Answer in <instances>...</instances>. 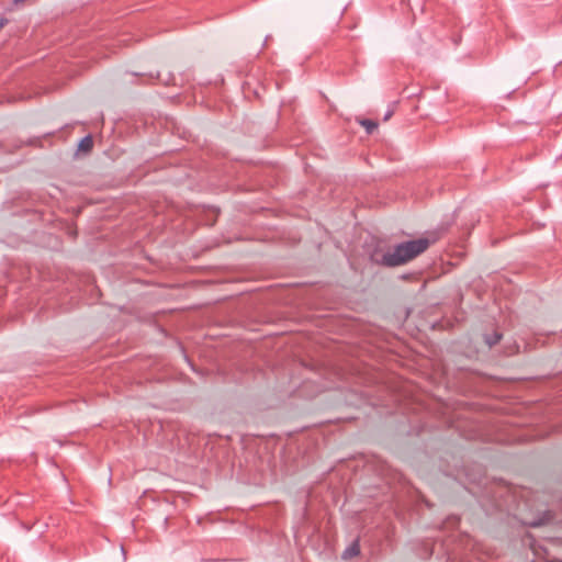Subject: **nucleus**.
<instances>
[{
	"instance_id": "obj_1",
	"label": "nucleus",
	"mask_w": 562,
	"mask_h": 562,
	"mask_svg": "<svg viewBox=\"0 0 562 562\" xmlns=\"http://www.w3.org/2000/svg\"><path fill=\"white\" fill-rule=\"evenodd\" d=\"M430 244V240L425 237L403 241L384 252L374 250L371 254L370 259L372 262L379 266L390 268L398 267L409 262L420 254L425 252Z\"/></svg>"
},
{
	"instance_id": "obj_2",
	"label": "nucleus",
	"mask_w": 562,
	"mask_h": 562,
	"mask_svg": "<svg viewBox=\"0 0 562 562\" xmlns=\"http://www.w3.org/2000/svg\"><path fill=\"white\" fill-rule=\"evenodd\" d=\"M92 147H93L92 136L87 135L83 138H81V140L79 142L78 150L88 153L92 149Z\"/></svg>"
},
{
	"instance_id": "obj_3",
	"label": "nucleus",
	"mask_w": 562,
	"mask_h": 562,
	"mask_svg": "<svg viewBox=\"0 0 562 562\" xmlns=\"http://www.w3.org/2000/svg\"><path fill=\"white\" fill-rule=\"evenodd\" d=\"M360 553L359 544L358 542H353L351 546H349L342 553L344 559H349L352 557H356Z\"/></svg>"
},
{
	"instance_id": "obj_4",
	"label": "nucleus",
	"mask_w": 562,
	"mask_h": 562,
	"mask_svg": "<svg viewBox=\"0 0 562 562\" xmlns=\"http://www.w3.org/2000/svg\"><path fill=\"white\" fill-rule=\"evenodd\" d=\"M501 339H502V334H499L497 331H495L491 335L484 336V340H485L486 345H488V347L495 346L496 344L499 342Z\"/></svg>"
},
{
	"instance_id": "obj_5",
	"label": "nucleus",
	"mask_w": 562,
	"mask_h": 562,
	"mask_svg": "<svg viewBox=\"0 0 562 562\" xmlns=\"http://www.w3.org/2000/svg\"><path fill=\"white\" fill-rule=\"evenodd\" d=\"M360 124L366 128L368 134L373 133V131L378 127V124L371 120H362Z\"/></svg>"
},
{
	"instance_id": "obj_6",
	"label": "nucleus",
	"mask_w": 562,
	"mask_h": 562,
	"mask_svg": "<svg viewBox=\"0 0 562 562\" xmlns=\"http://www.w3.org/2000/svg\"><path fill=\"white\" fill-rule=\"evenodd\" d=\"M392 115V111H387L384 115V121L389 120Z\"/></svg>"
},
{
	"instance_id": "obj_7",
	"label": "nucleus",
	"mask_w": 562,
	"mask_h": 562,
	"mask_svg": "<svg viewBox=\"0 0 562 562\" xmlns=\"http://www.w3.org/2000/svg\"><path fill=\"white\" fill-rule=\"evenodd\" d=\"M4 25V20H0V29H2Z\"/></svg>"
},
{
	"instance_id": "obj_8",
	"label": "nucleus",
	"mask_w": 562,
	"mask_h": 562,
	"mask_svg": "<svg viewBox=\"0 0 562 562\" xmlns=\"http://www.w3.org/2000/svg\"><path fill=\"white\" fill-rule=\"evenodd\" d=\"M459 522V519L457 517L453 518V524H458Z\"/></svg>"
},
{
	"instance_id": "obj_9",
	"label": "nucleus",
	"mask_w": 562,
	"mask_h": 562,
	"mask_svg": "<svg viewBox=\"0 0 562 562\" xmlns=\"http://www.w3.org/2000/svg\"><path fill=\"white\" fill-rule=\"evenodd\" d=\"M532 526L537 527V526H540V524L539 522H533Z\"/></svg>"
}]
</instances>
